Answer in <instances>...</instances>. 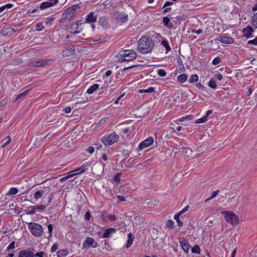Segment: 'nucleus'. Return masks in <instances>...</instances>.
<instances>
[{
    "label": "nucleus",
    "mask_w": 257,
    "mask_h": 257,
    "mask_svg": "<svg viewBox=\"0 0 257 257\" xmlns=\"http://www.w3.org/2000/svg\"><path fill=\"white\" fill-rule=\"evenodd\" d=\"M193 119V115H187L185 116H183L182 117L179 118L178 119V121H183L185 119L192 120Z\"/></svg>",
    "instance_id": "4c0bfd02"
},
{
    "label": "nucleus",
    "mask_w": 257,
    "mask_h": 257,
    "mask_svg": "<svg viewBox=\"0 0 257 257\" xmlns=\"http://www.w3.org/2000/svg\"><path fill=\"white\" fill-rule=\"evenodd\" d=\"M6 139H7V141L6 143H5V144L3 145V147H5L8 145L11 142V138L10 136H8L6 138Z\"/></svg>",
    "instance_id": "4d7b16f0"
},
{
    "label": "nucleus",
    "mask_w": 257,
    "mask_h": 257,
    "mask_svg": "<svg viewBox=\"0 0 257 257\" xmlns=\"http://www.w3.org/2000/svg\"><path fill=\"white\" fill-rule=\"evenodd\" d=\"M48 232L49 233V237H51L52 235V231L53 229V226L51 224H49L48 225Z\"/></svg>",
    "instance_id": "8fccbe9b"
},
{
    "label": "nucleus",
    "mask_w": 257,
    "mask_h": 257,
    "mask_svg": "<svg viewBox=\"0 0 257 257\" xmlns=\"http://www.w3.org/2000/svg\"><path fill=\"white\" fill-rule=\"evenodd\" d=\"M18 192V190L16 188H11L9 191L7 193V195L11 196L16 194Z\"/></svg>",
    "instance_id": "cd10ccee"
},
{
    "label": "nucleus",
    "mask_w": 257,
    "mask_h": 257,
    "mask_svg": "<svg viewBox=\"0 0 257 257\" xmlns=\"http://www.w3.org/2000/svg\"><path fill=\"white\" fill-rule=\"evenodd\" d=\"M116 229L114 228H109L105 230L104 232L102 234L103 238H108L111 237L112 234L114 233Z\"/></svg>",
    "instance_id": "2eb2a0df"
},
{
    "label": "nucleus",
    "mask_w": 257,
    "mask_h": 257,
    "mask_svg": "<svg viewBox=\"0 0 257 257\" xmlns=\"http://www.w3.org/2000/svg\"><path fill=\"white\" fill-rule=\"evenodd\" d=\"M42 22L38 23L36 26V30L38 31H42L44 29Z\"/></svg>",
    "instance_id": "a19ab883"
},
{
    "label": "nucleus",
    "mask_w": 257,
    "mask_h": 257,
    "mask_svg": "<svg viewBox=\"0 0 257 257\" xmlns=\"http://www.w3.org/2000/svg\"><path fill=\"white\" fill-rule=\"evenodd\" d=\"M97 20V15L95 14L94 12H91L87 16L85 19V22L87 23H94Z\"/></svg>",
    "instance_id": "4468645a"
},
{
    "label": "nucleus",
    "mask_w": 257,
    "mask_h": 257,
    "mask_svg": "<svg viewBox=\"0 0 257 257\" xmlns=\"http://www.w3.org/2000/svg\"><path fill=\"white\" fill-rule=\"evenodd\" d=\"M15 33V31L14 29L11 28H7L5 29V30H3L2 34L4 36H11L13 35Z\"/></svg>",
    "instance_id": "6ab92c4d"
},
{
    "label": "nucleus",
    "mask_w": 257,
    "mask_h": 257,
    "mask_svg": "<svg viewBox=\"0 0 257 257\" xmlns=\"http://www.w3.org/2000/svg\"><path fill=\"white\" fill-rule=\"evenodd\" d=\"M219 192V190H216L215 191H213L212 193V195L211 197L207 198L205 201H204V202L205 203H206L208 201L213 199L214 198H215L217 195L218 194V192Z\"/></svg>",
    "instance_id": "473e14b6"
},
{
    "label": "nucleus",
    "mask_w": 257,
    "mask_h": 257,
    "mask_svg": "<svg viewBox=\"0 0 257 257\" xmlns=\"http://www.w3.org/2000/svg\"><path fill=\"white\" fill-rule=\"evenodd\" d=\"M217 40H218L221 43L226 44H232L234 42V40L232 37L225 36H219Z\"/></svg>",
    "instance_id": "1a4fd4ad"
},
{
    "label": "nucleus",
    "mask_w": 257,
    "mask_h": 257,
    "mask_svg": "<svg viewBox=\"0 0 257 257\" xmlns=\"http://www.w3.org/2000/svg\"><path fill=\"white\" fill-rule=\"evenodd\" d=\"M75 52V50L72 49V48H70V49H68L67 52H66V51H64L63 52L65 53L66 52V54L68 56L69 55H71V54H74Z\"/></svg>",
    "instance_id": "6e6d98bb"
},
{
    "label": "nucleus",
    "mask_w": 257,
    "mask_h": 257,
    "mask_svg": "<svg viewBox=\"0 0 257 257\" xmlns=\"http://www.w3.org/2000/svg\"><path fill=\"white\" fill-rule=\"evenodd\" d=\"M207 120V118L206 116H204L202 118L197 119L196 120L195 122L196 123H204Z\"/></svg>",
    "instance_id": "ea45409f"
},
{
    "label": "nucleus",
    "mask_w": 257,
    "mask_h": 257,
    "mask_svg": "<svg viewBox=\"0 0 257 257\" xmlns=\"http://www.w3.org/2000/svg\"><path fill=\"white\" fill-rule=\"evenodd\" d=\"M180 242L182 249L185 251V252H188L190 248V245L187 240L183 238L181 239Z\"/></svg>",
    "instance_id": "dca6fc26"
},
{
    "label": "nucleus",
    "mask_w": 257,
    "mask_h": 257,
    "mask_svg": "<svg viewBox=\"0 0 257 257\" xmlns=\"http://www.w3.org/2000/svg\"><path fill=\"white\" fill-rule=\"evenodd\" d=\"M54 20V18H50L48 19V21L46 22V25H51L53 21Z\"/></svg>",
    "instance_id": "680f3d73"
},
{
    "label": "nucleus",
    "mask_w": 257,
    "mask_h": 257,
    "mask_svg": "<svg viewBox=\"0 0 257 257\" xmlns=\"http://www.w3.org/2000/svg\"><path fill=\"white\" fill-rule=\"evenodd\" d=\"M80 8L79 5H74L65 10L62 15L61 22L64 23L67 21L70 22L73 20L74 12Z\"/></svg>",
    "instance_id": "7ed1b4c3"
},
{
    "label": "nucleus",
    "mask_w": 257,
    "mask_h": 257,
    "mask_svg": "<svg viewBox=\"0 0 257 257\" xmlns=\"http://www.w3.org/2000/svg\"><path fill=\"white\" fill-rule=\"evenodd\" d=\"M46 205H37L35 206V207H36V210H43L46 208Z\"/></svg>",
    "instance_id": "603ef678"
},
{
    "label": "nucleus",
    "mask_w": 257,
    "mask_h": 257,
    "mask_svg": "<svg viewBox=\"0 0 257 257\" xmlns=\"http://www.w3.org/2000/svg\"><path fill=\"white\" fill-rule=\"evenodd\" d=\"M119 61L121 62L124 61H131L135 59L137 57V53L131 50L120 51L117 55Z\"/></svg>",
    "instance_id": "f03ea898"
},
{
    "label": "nucleus",
    "mask_w": 257,
    "mask_h": 257,
    "mask_svg": "<svg viewBox=\"0 0 257 257\" xmlns=\"http://www.w3.org/2000/svg\"><path fill=\"white\" fill-rule=\"evenodd\" d=\"M53 198V193H50L48 195V204H47V205H48V204H49L51 202V201H52Z\"/></svg>",
    "instance_id": "bf43d9fd"
},
{
    "label": "nucleus",
    "mask_w": 257,
    "mask_h": 257,
    "mask_svg": "<svg viewBox=\"0 0 257 257\" xmlns=\"http://www.w3.org/2000/svg\"><path fill=\"white\" fill-rule=\"evenodd\" d=\"M174 222L172 220L169 219L167 221L166 223V226L167 227L170 228H172L174 227Z\"/></svg>",
    "instance_id": "37998d69"
},
{
    "label": "nucleus",
    "mask_w": 257,
    "mask_h": 257,
    "mask_svg": "<svg viewBox=\"0 0 257 257\" xmlns=\"http://www.w3.org/2000/svg\"><path fill=\"white\" fill-rule=\"evenodd\" d=\"M99 87V85L97 84H94L90 86L87 90V93L88 94H92Z\"/></svg>",
    "instance_id": "4be33fe9"
},
{
    "label": "nucleus",
    "mask_w": 257,
    "mask_h": 257,
    "mask_svg": "<svg viewBox=\"0 0 257 257\" xmlns=\"http://www.w3.org/2000/svg\"><path fill=\"white\" fill-rule=\"evenodd\" d=\"M192 252L195 253H199L200 252V248L198 245H195L192 248Z\"/></svg>",
    "instance_id": "58836bf2"
},
{
    "label": "nucleus",
    "mask_w": 257,
    "mask_h": 257,
    "mask_svg": "<svg viewBox=\"0 0 257 257\" xmlns=\"http://www.w3.org/2000/svg\"><path fill=\"white\" fill-rule=\"evenodd\" d=\"M198 77L197 75H192L189 78V82L190 83H193L198 81Z\"/></svg>",
    "instance_id": "72a5a7b5"
},
{
    "label": "nucleus",
    "mask_w": 257,
    "mask_h": 257,
    "mask_svg": "<svg viewBox=\"0 0 257 257\" xmlns=\"http://www.w3.org/2000/svg\"><path fill=\"white\" fill-rule=\"evenodd\" d=\"M247 44H252L254 45H257V37H256L254 39L250 40L247 42Z\"/></svg>",
    "instance_id": "864d4df0"
},
{
    "label": "nucleus",
    "mask_w": 257,
    "mask_h": 257,
    "mask_svg": "<svg viewBox=\"0 0 257 257\" xmlns=\"http://www.w3.org/2000/svg\"><path fill=\"white\" fill-rule=\"evenodd\" d=\"M161 44L166 48V52L171 50V47H170L168 42L166 40H162Z\"/></svg>",
    "instance_id": "a878e982"
},
{
    "label": "nucleus",
    "mask_w": 257,
    "mask_h": 257,
    "mask_svg": "<svg viewBox=\"0 0 257 257\" xmlns=\"http://www.w3.org/2000/svg\"><path fill=\"white\" fill-rule=\"evenodd\" d=\"M90 217H91V215H90V212L89 211L86 212L84 215L85 219L86 220L89 221V220H90Z\"/></svg>",
    "instance_id": "13d9d810"
},
{
    "label": "nucleus",
    "mask_w": 257,
    "mask_h": 257,
    "mask_svg": "<svg viewBox=\"0 0 257 257\" xmlns=\"http://www.w3.org/2000/svg\"><path fill=\"white\" fill-rule=\"evenodd\" d=\"M35 257H47V254L43 251H40L34 254Z\"/></svg>",
    "instance_id": "79ce46f5"
},
{
    "label": "nucleus",
    "mask_w": 257,
    "mask_h": 257,
    "mask_svg": "<svg viewBox=\"0 0 257 257\" xmlns=\"http://www.w3.org/2000/svg\"><path fill=\"white\" fill-rule=\"evenodd\" d=\"M180 216L175 214L174 218L176 220V221L178 223V225L180 227V226H183V222L180 220V219H179Z\"/></svg>",
    "instance_id": "f704fd0d"
},
{
    "label": "nucleus",
    "mask_w": 257,
    "mask_h": 257,
    "mask_svg": "<svg viewBox=\"0 0 257 257\" xmlns=\"http://www.w3.org/2000/svg\"><path fill=\"white\" fill-rule=\"evenodd\" d=\"M163 23L164 25L167 27L169 28H171L173 27L174 25L172 23H170V18H168L167 17H165L163 18Z\"/></svg>",
    "instance_id": "aec40b11"
},
{
    "label": "nucleus",
    "mask_w": 257,
    "mask_h": 257,
    "mask_svg": "<svg viewBox=\"0 0 257 257\" xmlns=\"http://www.w3.org/2000/svg\"><path fill=\"white\" fill-rule=\"evenodd\" d=\"M121 175V173H117L113 177V181L117 183H119L120 181Z\"/></svg>",
    "instance_id": "c9c22d12"
},
{
    "label": "nucleus",
    "mask_w": 257,
    "mask_h": 257,
    "mask_svg": "<svg viewBox=\"0 0 257 257\" xmlns=\"http://www.w3.org/2000/svg\"><path fill=\"white\" fill-rule=\"evenodd\" d=\"M251 24L254 27L257 28V13L252 18Z\"/></svg>",
    "instance_id": "7c9ffc66"
},
{
    "label": "nucleus",
    "mask_w": 257,
    "mask_h": 257,
    "mask_svg": "<svg viewBox=\"0 0 257 257\" xmlns=\"http://www.w3.org/2000/svg\"><path fill=\"white\" fill-rule=\"evenodd\" d=\"M88 167L89 165L87 163L83 164L80 167L74 170V171H76L78 174L82 173L87 170Z\"/></svg>",
    "instance_id": "a211bd4d"
},
{
    "label": "nucleus",
    "mask_w": 257,
    "mask_h": 257,
    "mask_svg": "<svg viewBox=\"0 0 257 257\" xmlns=\"http://www.w3.org/2000/svg\"><path fill=\"white\" fill-rule=\"evenodd\" d=\"M222 214L228 223L233 225H236L238 223L239 218L233 212L224 211L222 212Z\"/></svg>",
    "instance_id": "39448f33"
},
{
    "label": "nucleus",
    "mask_w": 257,
    "mask_h": 257,
    "mask_svg": "<svg viewBox=\"0 0 257 257\" xmlns=\"http://www.w3.org/2000/svg\"><path fill=\"white\" fill-rule=\"evenodd\" d=\"M41 194L43 195L44 194L47 193V192H49L50 191V189L48 187L47 188H43L42 189L39 190Z\"/></svg>",
    "instance_id": "a18cd8bd"
},
{
    "label": "nucleus",
    "mask_w": 257,
    "mask_h": 257,
    "mask_svg": "<svg viewBox=\"0 0 257 257\" xmlns=\"http://www.w3.org/2000/svg\"><path fill=\"white\" fill-rule=\"evenodd\" d=\"M208 86L212 88V89H216L217 87V85L216 84V82L213 79H211L208 83Z\"/></svg>",
    "instance_id": "2f4dec72"
},
{
    "label": "nucleus",
    "mask_w": 257,
    "mask_h": 257,
    "mask_svg": "<svg viewBox=\"0 0 257 257\" xmlns=\"http://www.w3.org/2000/svg\"><path fill=\"white\" fill-rule=\"evenodd\" d=\"M43 195L41 194L39 190L36 191L34 194V198L37 200L41 198L42 197Z\"/></svg>",
    "instance_id": "c03bdc74"
},
{
    "label": "nucleus",
    "mask_w": 257,
    "mask_h": 257,
    "mask_svg": "<svg viewBox=\"0 0 257 257\" xmlns=\"http://www.w3.org/2000/svg\"><path fill=\"white\" fill-rule=\"evenodd\" d=\"M177 62L179 64H180V66H182L184 68V65L181 58H177Z\"/></svg>",
    "instance_id": "69168bd1"
},
{
    "label": "nucleus",
    "mask_w": 257,
    "mask_h": 257,
    "mask_svg": "<svg viewBox=\"0 0 257 257\" xmlns=\"http://www.w3.org/2000/svg\"><path fill=\"white\" fill-rule=\"evenodd\" d=\"M58 244L57 243H54L51 248V251L52 252H55L57 249H58Z\"/></svg>",
    "instance_id": "5fc2aeb1"
},
{
    "label": "nucleus",
    "mask_w": 257,
    "mask_h": 257,
    "mask_svg": "<svg viewBox=\"0 0 257 257\" xmlns=\"http://www.w3.org/2000/svg\"><path fill=\"white\" fill-rule=\"evenodd\" d=\"M183 153L188 157H192V150L190 148H186L183 149Z\"/></svg>",
    "instance_id": "393cba45"
},
{
    "label": "nucleus",
    "mask_w": 257,
    "mask_h": 257,
    "mask_svg": "<svg viewBox=\"0 0 257 257\" xmlns=\"http://www.w3.org/2000/svg\"><path fill=\"white\" fill-rule=\"evenodd\" d=\"M53 62L52 60L51 59H46L43 60L39 61H35L32 63V67H41L43 66H45L48 64L52 63Z\"/></svg>",
    "instance_id": "9b49d317"
},
{
    "label": "nucleus",
    "mask_w": 257,
    "mask_h": 257,
    "mask_svg": "<svg viewBox=\"0 0 257 257\" xmlns=\"http://www.w3.org/2000/svg\"><path fill=\"white\" fill-rule=\"evenodd\" d=\"M128 239L127 242V244L126 245V248H128L131 246V245L133 243V239H134V237L133 236L132 234L131 233H130L128 234Z\"/></svg>",
    "instance_id": "bb28decb"
},
{
    "label": "nucleus",
    "mask_w": 257,
    "mask_h": 257,
    "mask_svg": "<svg viewBox=\"0 0 257 257\" xmlns=\"http://www.w3.org/2000/svg\"><path fill=\"white\" fill-rule=\"evenodd\" d=\"M18 257H34V253L30 249H23L19 252Z\"/></svg>",
    "instance_id": "f8f14e48"
},
{
    "label": "nucleus",
    "mask_w": 257,
    "mask_h": 257,
    "mask_svg": "<svg viewBox=\"0 0 257 257\" xmlns=\"http://www.w3.org/2000/svg\"><path fill=\"white\" fill-rule=\"evenodd\" d=\"M58 2V0H54L53 2H45L40 5V8L41 10H44L50 8L53 6L55 5Z\"/></svg>",
    "instance_id": "ddd939ff"
},
{
    "label": "nucleus",
    "mask_w": 257,
    "mask_h": 257,
    "mask_svg": "<svg viewBox=\"0 0 257 257\" xmlns=\"http://www.w3.org/2000/svg\"><path fill=\"white\" fill-rule=\"evenodd\" d=\"M28 227L31 233L36 237L40 236L43 233V227L39 224L31 222L29 223Z\"/></svg>",
    "instance_id": "423d86ee"
},
{
    "label": "nucleus",
    "mask_w": 257,
    "mask_h": 257,
    "mask_svg": "<svg viewBox=\"0 0 257 257\" xmlns=\"http://www.w3.org/2000/svg\"><path fill=\"white\" fill-rule=\"evenodd\" d=\"M154 142V139L152 137H149L143 142H141L139 146V148L140 150H142L144 148L150 146Z\"/></svg>",
    "instance_id": "6e6552de"
},
{
    "label": "nucleus",
    "mask_w": 257,
    "mask_h": 257,
    "mask_svg": "<svg viewBox=\"0 0 257 257\" xmlns=\"http://www.w3.org/2000/svg\"><path fill=\"white\" fill-rule=\"evenodd\" d=\"M31 209L27 213L28 214L33 215L36 212V208L35 207V206H31L30 207Z\"/></svg>",
    "instance_id": "de8ad7c7"
},
{
    "label": "nucleus",
    "mask_w": 257,
    "mask_h": 257,
    "mask_svg": "<svg viewBox=\"0 0 257 257\" xmlns=\"http://www.w3.org/2000/svg\"><path fill=\"white\" fill-rule=\"evenodd\" d=\"M68 253V250L67 249H61L57 252L58 257L65 256Z\"/></svg>",
    "instance_id": "b1692460"
},
{
    "label": "nucleus",
    "mask_w": 257,
    "mask_h": 257,
    "mask_svg": "<svg viewBox=\"0 0 257 257\" xmlns=\"http://www.w3.org/2000/svg\"><path fill=\"white\" fill-rule=\"evenodd\" d=\"M221 62V59L219 57H215L212 61L213 65H217Z\"/></svg>",
    "instance_id": "09e8293b"
},
{
    "label": "nucleus",
    "mask_w": 257,
    "mask_h": 257,
    "mask_svg": "<svg viewBox=\"0 0 257 257\" xmlns=\"http://www.w3.org/2000/svg\"><path fill=\"white\" fill-rule=\"evenodd\" d=\"M252 32H253V29L250 26H248L247 28H246L243 30V32L244 34H249V35H252Z\"/></svg>",
    "instance_id": "c756f323"
},
{
    "label": "nucleus",
    "mask_w": 257,
    "mask_h": 257,
    "mask_svg": "<svg viewBox=\"0 0 257 257\" xmlns=\"http://www.w3.org/2000/svg\"><path fill=\"white\" fill-rule=\"evenodd\" d=\"M108 219L109 220H110L111 221H114V220L116 219V217H115V216L114 215H112V214H110L108 216Z\"/></svg>",
    "instance_id": "774afa93"
},
{
    "label": "nucleus",
    "mask_w": 257,
    "mask_h": 257,
    "mask_svg": "<svg viewBox=\"0 0 257 257\" xmlns=\"http://www.w3.org/2000/svg\"><path fill=\"white\" fill-rule=\"evenodd\" d=\"M78 174V173H76V171H74V170L72 171H70L69 172L68 174H67V175L65 176V177H63L62 178H61L60 179V181L61 182H64L66 180H67V179L73 177L74 176H75V175H77Z\"/></svg>",
    "instance_id": "f3484780"
},
{
    "label": "nucleus",
    "mask_w": 257,
    "mask_h": 257,
    "mask_svg": "<svg viewBox=\"0 0 257 257\" xmlns=\"http://www.w3.org/2000/svg\"><path fill=\"white\" fill-rule=\"evenodd\" d=\"M119 139V136L115 133H112L108 135L104 136L101 138V141L105 146H111L117 142Z\"/></svg>",
    "instance_id": "20e7f679"
},
{
    "label": "nucleus",
    "mask_w": 257,
    "mask_h": 257,
    "mask_svg": "<svg viewBox=\"0 0 257 257\" xmlns=\"http://www.w3.org/2000/svg\"><path fill=\"white\" fill-rule=\"evenodd\" d=\"M78 29V24H73L70 29L71 31V33L74 34H77L80 33L79 31H77V30Z\"/></svg>",
    "instance_id": "412c9836"
},
{
    "label": "nucleus",
    "mask_w": 257,
    "mask_h": 257,
    "mask_svg": "<svg viewBox=\"0 0 257 257\" xmlns=\"http://www.w3.org/2000/svg\"><path fill=\"white\" fill-rule=\"evenodd\" d=\"M87 151L90 154H92L94 151V148L93 147L90 146L87 149Z\"/></svg>",
    "instance_id": "e2e57ef3"
},
{
    "label": "nucleus",
    "mask_w": 257,
    "mask_h": 257,
    "mask_svg": "<svg viewBox=\"0 0 257 257\" xmlns=\"http://www.w3.org/2000/svg\"><path fill=\"white\" fill-rule=\"evenodd\" d=\"M177 80L181 83H184L187 80V76L185 74H180L178 76Z\"/></svg>",
    "instance_id": "5701e85b"
},
{
    "label": "nucleus",
    "mask_w": 257,
    "mask_h": 257,
    "mask_svg": "<svg viewBox=\"0 0 257 257\" xmlns=\"http://www.w3.org/2000/svg\"><path fill=\"white\" fill-rule=\"evenodd\" d=\"M158 74L161 77H164L166 75V72L164 69H159Z\"/></svg>",
    "instance_id": "49530a36"
},
{
    "label": "nucleus",
    "mask_w": 257,
    "mask_h": 257,
    "mask_svg": "<svg viewBox=\"0 0 257 257\" xmlns=\"http://www.w3.org/2000/svg\"><path fill=\"white\" fill-rule=\"evenodd\" d=\"M29 91H30V89H27V90L22 92L20 94H18L16 100L20 98H22L23 97L25 96L29 93Z\"/></svg>",
    "instance_id": "e433bc0d"
},
{
    "label": "nucleus",
    "mask_w": 257,
    "mask_h": 257,
    "mask_svg": "<svg viewBox=\"0 0 257 257\" xmlns=\"http://www.w3.org/2000/svg\"><path fill=\"white\" fill-rule=\"evenodd\" d=\"M71 107H66V108H65L63 109V111H64L65 113H70V111H71Z\"/></svg>",
    "instance_id": "338daca9"
},
{
    "label": "nucleus",
    "mask_w": 257,
    "mask_h": 257,
    "mask_svg": "<svg viewBox=\"0 0 257 257\" xmlns=\"http://www.w3.org/2000/svg\"><path fill=\"white\" fill-rule=\"evenodd\" d=\"M116 23L122 24L128 21V15L124 12L116 11L113 13Z\"/></svg>",
    "instance_id": "0eeeda50"
},
{
    "label": "nucleus",
    "mask_w": 257,
    "mask_h": 257,
    "mask_svg": "<svg viewBox=\"0 0 257 257\" xmlns=\"http://www.w3.org/2000/svg\"><path fill=\"white\" fill-rule=\"evenodd\" d=\"M15 242L14 241L11 242V243L8 246L7 250H11V249H14L15 247Z\"/></svg>",
    "instance_id": "3c124183"
},
{
    "label": "nucleus",
    "mask_w": 257,
    "mask_h": 257,
    "mask_svg": "<svg viewBox=\"0 0 257 257\" xmlns=\"http://www.w3.org/2000/svg\"><path fill=\"white\" fill-rule=\"evenodd\" d=\"M21 25H22L21 24L18 25L16 26H15L14 28H12L14 29V30L15 31V33L20 30V29H19V27L21 26Z\"/></svg>",
    "instance_id": "0e129e2a"
},
{
    "label": "nucleus",
    "mask_w": 257,
    "mask_h": 257,
    "mask_svg": "<svg viewBox=\"0 0 257 257\" xmlns=\"http://www.w3.org/2000/svg\"><path fill=\"white\" fill-rule=\"evenodd\" d=\"M154 91H155V88L153 87H151L147 89H140V90H139V92L140 93H152V92H154Z\"/></svg>",
    "instance_id": "c85d7f7f"
},
{
    "label": "nucleus",
    "mask_w": 257,
    "mask_h": 257,
    "mask_svg": "<svg viewBox=\"0 0 257 257\" xmlns=\"http://www.w3.org/2000/svg\"><path fill=\"white\" fill-rule=\"evenodd\" d=\"M196 87L197 88L200 89H204V87L203 86V85L200 82L196 84Z\"/></svg>",
    "instance_id": "052dcab7"
},
{
    "label": "nucleus",
    "mask_w": 257,
    "mask_h": 257,
    "mask_svg": "<svg viewBox=\"0 0 257 257\" xmlns=\"http://www.w3.org/2000/svg\"><path fill=\"white\" fill-rule=\"evenodd\" d=\"M154 46L155 43L152 38L146 36L139 40L137 50L142 54H147L152 51Z\"/></svg>",
    "instance_id": "f257e3e1"
},
{
    "label": "nucleus",
    "mask_w": 257,
    "mask_h": 257,
    "mask_svg": "<svg viewBox=\"0 0 257 257\" xmlns=\"http://www.w3.org/2000/svg\"><path fill=\"white\" fill-rule=\"evenodd\" d=\"M91 246L93 247H95L97 246V242L94 241L93 238L87 237H86L85 241L83 243V247L86 248Z\"/></svg>",
    "instance_id": "9d476101"
}]
</instances>
